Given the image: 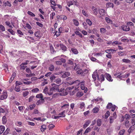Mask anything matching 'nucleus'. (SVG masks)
<instances>
[{
    "mask_svg": "<svg viewBox=\"0 0 135 135\" xmlns=\"http://www.w3.org/2000/svg\"><path fill=\"white\" fill-rule=\"evenodd\" d=\"M69 106V104L68 103H67V104H63V105L61 106V108L62 109H63L68 108Z\"/></svg>",
    "mask_w": 135,
    "mask_h": 135,
    "instance_id": "18",
    "label": "nucleus"
},
{
    "mask_svg": "<svg viewBox=\"0 0 135 135\" xmlns=\"http://www.w3.org/2000/svg\"><path fill=\"white\" fill-rule=\"evenodd\" d=\"M54 69V66L52 64L50 65L49 67V69L51 71H53Z\"/></svg>",
    "mask_w": 135,
    "mask_h": 135,
    "instance_id": "21",
    "label": "nucleus"
},
{
    "mask_svg": "<svg viewBox=\"0 0 135 135\" xmlns=\"http://www.w3.org/2000/svg\"><path fill=\"white\" fill-rule=\"evenodd\" d=\"M75 66L74 68V70H79L80 68L79 66L78 65H76L75 63Z\"/></svg>",
    "mask_w": 135,
    "mask_h": 135,
    "instance_id": "39",
    "label": "nucleus"
},
{
    "mask_svg": "<svg viewBox=\"0 0 135 135\" xmlns=\"http://www.w3.org/2000/svg\"><path fill=\"white\" fill-rule=\"evenodd\" d=\"M127 24L129 26H130L132 28H134V24L132 22H128L127 23Z\"/></svg>",
    "mask_w": 135,
    "mask_h": 135,
    "instance_id": "17",
    "label": "nucleus"
},
{
    "mask_svg": "<svg viewBox=\"0 0 135 135\" xmlns=\"http://www.w3.org/2000/svg\"><path fill=\"white\" fill-rule=\"evenodd\" d=\"M36 97L37 98L43 99V96L42 94L40 93L39 94H37L36 96Z\"/></svg>",
    "mask_w": 135,
    "mask_h": 135,
    "instance_id": "33",
    "label": "nucleus"
},
{
    "mask_svg": "<svg viewBox=\"0 0 135 135\" xmlns=\"http://www.w3.org/2000/svg\"><path fill=\"white\" fill-rule=\"evenodd\" d=\"M91 130V128L90 127H88L86 129L85 131V133H88Z\"/></svg>",
    "mask_w": 135,
    "mask_h": 135,
    "instance_id": "54",
    "label": "nucleus"
},
{
    "mask_svg": "<svg viewBox=\"0 0 135 135\" xmlns=\"http://www.w3.org/2000/svg\"><path fill=\"white\" fill-rule=\"evenodd\" d=\"M52 87L51 88L49 91L47 92L48 94L50 95H52L54 92L60 91L59 88V85L55 84H53L51 85Z\"/></svg>",
    "mask_w": 135,
    "mask_h": 135,
    "instance_id": "1",
    "label": "nucleus"
},
{
    "mask_svg": "<svg viewBox=\"0 0 135 135\" xmlns=\"http://www.w3.org/2000/svg\"><path fill=\"white\" fill-rule=\"evenodd\" d=\"M29 93V92L28 91H25L23 92V95L24 97H25Z\"/></svg>",
    "mask_w": 135,
    "mask_h": 135,
    "instance_id": "40",
    "label": "nucleus"
},
{
    "mask_svg": "<svg viewBox=\"0 0 135 135\" xmlns=\"http://www.w3.org/2000/svg\"><path fill=\"white\" fill-rule=\"evenodd\" d=\"M83 95V93L80 91H78L76 94V96L78 97H81Z\"/></svg>",
    "mask_w": 135,
    "mask_h": 135,
    "instance_id": "28",
    "label": "nucleus"
},
{
    "mask_svg": "<svg viewBox=\"0 0 135 135\" xmlns=\"http://www.w3.org/2000/svg\"><path fill=\"white\" fill-rule=\"evenodd\" d=\"M92 9L94 15H97L98 13L97 9L95 7L93 6L92 8Z\"/></svg>",
    "mask_w": 135,
    "mask_h": 135,
    "instance_id": "9",
    "label": "nucleus"
},
{
    "mask_svg": "<svg viewBox=\"0 0 135 135\" xmlns=\"http://www.w3.org/2000/svg\"><path fill=\"white\" fill-rule=\"evenodd\" d=\"M65 113V111L64 110L61 112V113H60L59 115H60V116H63L62 117H65V115L64 114Z\"/></svg>",
    "mask_w": 135,
    "mask_h": 135,
    "instance_id": "48",
    "label": "nucleus"
},
{
    "mask_svg": "<svg viewBox=\"0 0 135 135\" xmlns=\"http://www.w3.org/2000/svg\"><path fill=\"white\" fill-rule=\"evenodd\" d=\"M99 110V109L97 107H95L93 109V112L94 113H97Z\"/></svg>",
    "mask_w": 135,
    "mask_h": 135,
    "instance_id": "38",
    "label": "nucleus"
},
{
    "mask_svg": "<svg viewBox=\"0 0 135 135\" xmlns=\"http://www.w3.org/2000/svg\"><path fill=\"white\" fill-rule=\"evenodd\" d=\"M57 18L58 19L60 20H63V15L58 16H57Z\"/></svg>",
    "mask_w": 135,
    "mask_h": 135,
    "instance_id": "60",
    "label": "nucleus"
},
{
    "mask_svg": "<svg viewBox=\"0 0 135 135\" xmlns=\"http://www.w3.org/2000/svg\"><path fill=\"white\" fill-rule=\"evenodd\" d=\"M74 23L76 26H78L79 25V22L76 19H74L73 20Z\"/></svg>",
    "mask_w": 135,
    "mask_h": 135,
    "instance_id": "22",
    "label": "nucleus"
},
{
    "mask_svg": "<svg viewBox=\"0 0 135 135\" xmlns=\"http://www.w3.org/2000/svg\"><path fill=\"white\" fill-rule=\"evenodd\" d=\"M8 31L12 35H14L15 34V32L14 31L11 29H8Z\"/></svg>",
    "mask_w": 135,
    "mask_h": 135,
    "instance_id": "56",
    "label": "nucleus"
},
{
    "mask_svg": "<svg viewBox=\"0 0 135 135\" xmlns=\"http://www.w3.org/2000/svg\"><path fill=\"white\" fill-rule=\"evenodd\" d=\"M80 81L79 80H77L74 81H73L71 82H70V85H72L73 84H74L75 85L78 86L80 84Z\"/></svg>",
    "mask_w": 135,
    "mask_h": 135,
    "instance_id": "7",
    "label": "nucleus"
},
{
    "mask_svg": "<svg viewBox=\"0 0 135 135\" xmlns=\"http://www.w3.org/2000/svg\"><path fill=\"white\" fill-rule=\"evenodd\" d=\"M0 29L2 31H5V28L4 26L1 25H0Z\"/></svg>",
    "mask_w": 135,
    "mask_h": 135,
    "instance_id": "55",
    "label": "nucleus"
},
{
    "mask_svg": "<svg viewBox=\"0 0 135 135\" xmlns=\"http://www.w3.org/2000/svg\"><path fill=\"white\" fill-rule=\"evenodd\" d=\"M16 74L15 73H13L11 77V78L9 80V83H11L12 80L14 79V78L15 77Z\"/></svg>",
    "mask_w": 135,
    "mask_h": 135,
    "instance_id": "15",
    "label": "nucleus"
},
{
    "mask_svg": "<svg viewBox=\"0 0 135 135\" xmlns=\"http://www.w3.org/2000/svg\"><path fill=\"white\" fill-rule=\"evenodd\" d=\"M55 127V126L52 124H51L49 125V127L50 129H51Z\"/></svg>",
    "mask_w": 135,
    "mask_h": 135,
    "instance_id": "58",
    "label": "nucleus"
},
{
    "mask_svg": "<svg viewBox=\"0 0 135 135\" xmlns=\"http://www.w3.org/2000/svg\"><path fill=\"white\" fill-rule=\"evenodd\" d=\"M9 131V129L8 128H7L5 131L3 133V135H5L7 134Z\"/></svg>",
    "mask_w": 135,
    "mask_h": 135,
    "instance_id": "57",
    "label": "nucleus"
},
{
    "mask_svg": "<svg viewBox=\"0 0 135 135\" xmlns=\"http://www.w3.org/2000/svg\"><path fill=\"white\" fill-rule=\"evenodd\" d=\"M60 46L62 50L63 51H65L66 50L67 48L65 46L62 44H60Z\"/></svg>",
    "mask_w": 135,
    "mask_h": 135,
    "instance_id": "20",
    "label": "nucleus"
},
{
    "mask_svg": "<svg viewBox=\"0 0 135 135\" xmlns=\"http://www.w3.org/2000/svg\"><path fill=\"white\" fill-rule=\"evenodd\" d=\"M122 61L123 62L126 63H130L131 62V61L128 59H124L122 60Z\"/></svg>",
    "mask_w": 135,
    "mask_h": 135,
    "instance_id": "31",
    "label": "nucleus"
},
{
    "mask_svg": "<svg viewBox=\"0 0 135 135\" xmlns=\"http://www.w3.org/2000/svg\"><path fill=\"white\" fill-rule=\"evenodd\" d=\"M39 113L38 111V110L36 109H35L33 110V114H38Z\"/></svg>",
    "mask_w": 135,
    "mask_h": 135,
    "instance_id": "63",
    "label": "nucleus"
},
{
    "mask_svg": "<svg viewBox=\"0 0 135 135\" xmlns=\"http://www.w3.org/2000/svg\"><path fill=\"white\" fill-rule=\"evenodd\" d=\"M99 12L100 14L102 16H104L105 15V11L103 9H99Z\"/></svg>",
    "mask_w": 135,
    "mask_h": 135,
    "instance_id": "13",
    "label": "nucleus"
},
{
    "mask_svg": "<svg viewBox=\"0 0 135 135\" xmlns=\"http://www.w3.org/2000/svg\"><path fill=\"white\" fill-rule=\"evenodd\" d=\"M34 97V96H31L29 99V102H31L33 98Z\"/></svg>",
    "mask_w": 135,
    "mask_h": 135,
    "instance_id": "64",
    "label": "nucleus"
},
{
    "mask_svg": "<svg viewBox=\"0 0 135 135\" xmlns=\"http://www.w3.org/2000/svg\"><path fill=\"white\" fill-rule=\"evenodd\" d=\"M5 130V127L3 126H0V134H2Z\"/></svg>",
    "mask_w": 135,
    "mask_h": 135,
    "instance_id": "19",
    "label": "nucleus"
},
{
    "mask_svg": "<svg viewBox=\"0 0 135 135\" xmlns=\"http://www.w3.org/2000/svg\"><path fill=\"white\" fill-rule=\"evenodd\" d=\"M110 115V112L109 111H107L105 114V118L106 119Z\"/></svg>",
    "mask_w": 135,
    "mask_h": 135,
    "instance_id": "45",
    "label": "nucleus"
},
{
    "mask_svg": "<svg viewBox=\"0 0 135 135\" xmlns=\"http://www.w3.org/2000/svg\"><path fill=\"white\" fill-rule=\"evenodd\" d=\"M80 108L82 109L85 107V104L84 102H81L80 104Z\"/></svg>",
    "mask_w": 135,
    "mask_h": 135,
    "instance_id": "49",
    "label": "nucleus"
},
{
    "mask_svg": "<svg viewBox=\"0 0 135 135\" xmlns=\"http://www.w3.org/2000/svg\"><path fill=\"white\" fill-rule=\"evenodd\" d=\"M44 99H41L37 102L36 104L38 105L41 104L42 103H43L44 102Z\"/></svg>",
    "mask_w": 135,
    "mask_h": 135,
    "instance_id": "12",
    "label": "nucleus"
},
{
    "mask_svg": "<svg viewBox=\"0 0 135 135\" xmlns=\"http://www.w3.org/2000/svg\"><path fill=\"white\" fill-rule=\"evenodd\" d=\"M91 123V121L90 120L87 121L85 122L83 125V128H86Z\"/></svg>",
    "mask_w": 135,
    "mask_h": 135,
    "instance_id": "16",
    "label": "nucleus"
},
{
    "mask_svg": "<svg viewBox=\"0 0 135 135\" xmlns=\"http://www.w3.org/2000/svg\"><path fill=\"white\" fill-rule=\"evenodd\" d=\"M36 105L35 104H34L32 105H30L29 106L30 110H32L35 107Z\"/></svg>",
    "mask_w": 135,
    "mask_h": 135,
    "instance_id": "52",
    "label": "nucleus"
},
{
    "mask_svg": "<svg viewBox=\"0 0 135 135\" xmlns=\"http://www.w3.org/2000/svg\"><path fill=\"white\" fill-rule=\"evenodd\" d=\"M17 33L21 35H23V33L20 30H17Z\"/></svg>",
    "mask_w": 135,
    "mask_h": 135,
    "instance_id": "61",
    "label": "nucleus"
},
{
    "mask_svg": "<svg viewBox=\"0 0 135 135\" xmlns=\"http://www.w3.org/2000/svg\"><path fill=\"white\" fill-rule=\"evenodd\" d=\"M70 74L69 72H65L62 75L61 77L63 78H65L69 76Z\"/></svg>",
    "mask_w": 135,
    "mask_h": 135,
    "instance_id": "11",
    "label": "nucleus"
},
{
    "mask_svg": "<svg viewBox=\"0 0 135 135\" xmlns=\"http://www.w3.org/2000/svg\"><path fill=\"white\" fill-rule=\"evenodd\" d=\"M27 13L32 17H34L35 16V15L32 12L30 11H28L27 12Z\"/></svg>",
    "mask_w": 135,
    "mask_h": 135,
    "instance_id": "47",
    "label": "nucleus"
},
{
    "mask_svg": "<svg viewBox=\"0 0 135 135\" xmlns=\"http://www.w3.org/2000/svg\"><path fill=\"white\" fill-rule=\"evenodd\" d=\"M131 115L126 114L125 115V117L127 120L131 118Z\"/></svg>",
    "mask_w": 135,
    "mask_h": 135,
    "instance_id": "41",
    "label": "nucleus"
},
{
    "mask_svg": "<svg viewBox=\"0 0 135 135\" xmlns=\"http://www.w3.org/2000/svg\"><path fill=\"white\" fill-rule=\"evenodd\" d=\"M6 25L7 26H9L10 28H12L13 27L11 25L10 22L8 21H6L5 22Z\"/></svg>",
    "mask_w": 135,
    "mask_h": 135,
    "instance_id": "43",
    "label": "nucleus"
},
{
    "mask_svg": "<svg viewBox=\"0 0 135 135\" xmlns=\"http://www.w3.org/2000/svg\"><path fill=\"white\" fill-rule=\"evenodd\" d=\"M86 22L90 26L92 24V22L89 19H87L86 20Z\"/></svg>",
    "mask_w": 135,
    "mask_h": 135,
    "instance_id": "42",
    "label": "nucleus"
},
{
    "mask_svg": "<svg viewBox=\"0 0 135 135\" xmlns=\"http://www.w3.org/2000/svg\"><path fill=\"white\" fill-rule=\"evenodd\" d=\"M15 90L17 92H19L20 90V88L18 86L16 85L15 88Z\"/></svg>",
    "mask_w": 135,
    "mask_h": 135,
    "instance_id": "34",
    "label": "nucleus"
},
{
    "mask_svg": "<svg viewBox=\"0 0 135 135\" xmlns=\"http://www.w3.org/2000/svg\"><path fill=\"white\" fill-rule=\"evenodd\" d=\"M7 92L5 91L3 92L2 95H0V99L2 100L7 98Z\"/></svg>",
    "mask_w": 135,
    "mask_h": 135,
    "instance_id": "3",
    "label": "nucleus"
},
{
    "mask_svg": "<svg viewBox=\"0 0 135 135\" xmlns=\"http://www.w3.org/2000/svg\"><path fill=\"white\" fill-rule=\"evenodd\" d=\"M105 76L107 80L110 82H112L113 81V79H112L110 75L108 73H105Z\"/></svg>",
    "mask_w": 135,
    "mask_h": 135,
    "instance_id": "4",
    "label": "nucleus"
},
{
    "mask_svg": "<svg viewBox=\"0 0 135 135\" xmlns=\"http://www.w3.org/2000/svg\"><path fill=\"white\" fill-rule=\"evenodd\" d=\"M98 75L96 72H93L92 75V77L94 81L96 80V77H97V76Z\"/></svg>",
    "mask_w": 135,
    "mask_h": 135,
    "instance_id": "14",
    "label": "nucleus"
},
{
    "mask_svg": "<svg viewBox=\"0 0 135 135\" xmlns=\"http://www.w3.org/2000/svg\"><path fill=\"white\" fill-rule=\"evenodd\" d=\"M55 12H52V13H51L50 15V20H52L54 18V17L55 15Z\"/></svg>",
    "mask_w": 135,
    "mask_h": 135,
    "instance_id": "36",
    "label": "nucleus"
},
{
    "mask_svg": "<svg viewBox=\"0 0 135 135\" xmlns=\"http://www.w3.org/2000/svg\"><path fill=\"white\" fill-rule=\"evenodd\" d=\"M134 129V128L133 126H131L128 131V132L129 133H130Z\"/></svg>",
    "mask_w": 135,
    "mask_h": 135,
    "instance_id": "25",
    "label": "nucleus"
},
{
    "mask_svg": "<svg viewBox=\"0 0 135 135\" xmlns=\"http://www.w3.org/2000/svg\"><path fill=\"white\" fill-rule=\"evenodd\" d=\"M61 80L60 78L56 77V79L54 81V82L57 84H60L61 83Z\"/></svg>",
    "mask_w": 135,
    "mask_h": 135,
    "instance_id": "10",
    "label": "nucleus"
},
{
    "mask_svg": "<svg viewBox=\"0 0 135 135\" xmlns=\"http://www.w3.org/2000/svg\"><path fill=\"white\" fill-rule=\"evenodd\" d=\"M46 129V126L45 125H43L41 126V130L42 132L44 131Z\"/></svg>",
    "mask_w": 135,
    "mask_h": 135,
    "instance_id": "24",
    "label": "nucleus"
},
{
    "mask_svg": "<svg viewBox=\"0 0 135 135\" xmlns=\"http://www.w3.org/2000/svg\"><path fill=\"white\" fill-rule=\"evenodd\" d=\"M100 32L102 33H106L107 30L104 28H101L100 29Z\"/></svg>",
    "mask_w": 135,
    "mask_h": 135,
    "instance_id": "30",
    "label": "nucleus"
},
{
    "mask_svg": "<svg viewBox=\"0 0 135 135\" xmlns=\"http://www.w3.org/2000/svg\"><path fill=\"white\" fill-rule=\"evenodd\" d=\"M97 78L99 81H100V82L101 83L102 81H104V76L103 74L101 75L100 77L98 75H97Z\"/></svg>",
    "mask_w": 135,
    "mask_h": 135,
    "instance_id": "5",
    "label": "nucleus"
},
{
    "mask_svg": "<svg viewBox=\"0 0 135 135\" xmlns=\"http://www.w3.org/2000/svg\"><path fill=\"white\" fill-rule=\"evenodd\" d=\"M105 20L108 23H111L112 22V20L110 18L107 17L105 18Z\"/></svg>",
    "mask_w": 135,
    "mask_h": 135,
    "instance_id": "50",
    "label": "nucleus"
},
{
    "mask_svg": "<svg viewBox=\"0 0 135 135\" xmlns=\"http://www.w3.org/2000/svg\"><path fill=\"white\" fill-rule=\"evenodd\" d=\"M82 12L83 13L85 16L86 17H88V16L87 12L86 11H85L84 10H83Z\"/></svg>",
    "mask_w": 135,
    "mask_h": 135,
    "instance_id": "46",
    "label": "nucleus"
},
{
    "mask_svg": "<svg viewBox=\"0 0 135 135\" xmlns=\"http://www.w3.org/2000/svg\"><path fill=\"white\" fill-rule=\"evenodd\" d=\"M84 81H83L80 82V84L81 85V89L84 90V92L86 93L88 90V88L85 87L84 85Z\"/></svg>",
    "mask_w": 135,
    "mask_h": 135,
    "instance_id": "2",
    "label": "nucleus"
},
{
    "mask_svg": "<svg viewBox=\"0 0 135 135\" xmlns=\"http://www.w3.org/2000/svg\"><path fill=\"white\" fill-rule=\"evenodd\" d=\"M50 2L51 4L54 6H56V4L54 1L52 0H50Z\"/></svg>",
    "mask_w": 135,
    "mask_h": 135,
    "instance_id": "62",
    "label": "nucleus"
},
{
    "mask_svg": "<svg viewBox=\"0 0 135 135\" xmlns=\"http://www.w3.org/2000/svg\"><path fill=\"white\" fill-rule=\"evenodd\" d=\"M71 50L73 53L75 54H77L78 53V50L76 49L72 48L71 49Z\"/></svg>",
    "mask_w": 135,
    "mask_h": 135,
    "instance_id": "27",
    "label": "nucleus"
},
{
    "mask_svg": "<svg viewBox=\"0 0 135 135\" xmlns=\"http://www.w3.org/2000/svg\"><path fill=\"white\" fill-rule=\"evenodd\" d=\"M109 118V123L111 124L113 122L114 120L116 119L113 118V117H112L111 116Z\"/></svg>",
    "mask_w": 135,
    "mask_h": 135,
    "instance_id": "23",
    "label": "nucleus"
},
{
    "mask_svg": "<svg viewBox=\"0 0 135 135\" xmlns=\"http://www.w3.org/2000/svg\"><path fill=\"white\" fill-rule=\"evenodd\" d=\"M56 77L54 75H52L51 76H50V80L51 82H54V81L56 79Z\"/></svg>",
    "mask_w": 135,
    "mask_h": 135,
    "instance_id": "8",
    "label": "nucleus"
},
{
    "mask_svg": "<svg viewBox=\"0 0 135 135\" xmlns=\"http://www.w3.org/2000/svg\"><path fill=\"white\" fill-rule=\"evenodd\" d=\"M131 122L132 126H133L135 125V119H132L131 120Z\"/></svg>",
    "mask_w": 135,
    "mask_h": 135,
    "instance_id": "59",
    "label": "nucleus"
},
{
    "mask_svg": "<svg viewBox=\"0 0 135 135\" xmlns=\"http://www.w3.org/2000/svg\"><path fill=\"white\" fill-rule=\"evenodd\" d=\"M125 124L126 128H128L130 126V124H129V121L128 120H127L126 121L125 123Z\"/></svg>",
    "mask_w": 135,
    "mask_h": 135,
    "instance_id": "32",
    "label": "nucleus"
},
{
    "mask_svg": "<svg viewBox=\"0 0 135 135\" xmlns=\"http://www.w3.org/2000/svg\"><path fill=\"white\" fill-rule=\"evenodd\" d=\"M125 132V130L124 129L121 130L119 132V134L120 135H123L124 133Z\"/></svg>",
    "mask_w": 135,
    "mask_h": 135,
    "instance_id": "53",
    "label": "nucleus"
},
{
    "mask_svg": "<svg viewBox=\"0 0 135 135\" xmlns=\"http://www.w3.org/2000/svg\"><path fill=\"white\" fill-rule=\"evenodd\" d=\"M106 6L107 7H112L113 8L114 7V5L113 3H108L106 4Z\"/></svg>",
    "mask_w": 135,
    "mask_h": 135,
    "instance_id": "29",
    "label": "nucleus"
},
{
    "mask_svg": "<svg viewBox=\"0 0 135 135\" xmlns=\"http://www.w3.org/2000/svg\"><path fill=\"white\" fill-rule=\"evenodd\" d=\"M75 33L77 35H78L80 36V37H83L82 35L78 31H76L75 32Z\"/></svg>",
    "mask_w": 135,
    "mask_h": 135,
    "instance_id": "51",
    "label": "nucleus"
},
{
    "mask_svg": "<svg viewBox=\"0 0 135 135\" xmlns=\"http://www.w3.org/2000/svg\"><path fill=\"white\" fill-rule=\"evenodd\" d=\"M113 105L111 103H109L107 106V108L108 109H110L112 108Z\"/></svg>",
    "mask_w": 135,
    "mask_h": 135,
    "instance_id": "37",
    "label": "nucleus"
},
{
    "mask_svg": "<svg viewBox=\"0 0 135 135\" xmlns=\"http://www.w3.org/2000/svg\"><path fill=\"white\" fill-rule=\"evenodd\" d=\"M123 30L125 31H128L130 30L129 26L127 25H123L122 26Z\"/></svg>",
    "mask_w": 135,
    "mask_h": 135,
    "instance_id": "6",
    "label": "nucleus"
},
{
    "mask_svg": "<svg viewBox=\"0 0 135 135\" xmlns=\"http://www.w3.org/2000/svg\"><path fill=\"white\" fill-rule=\"evenodd\" d=\"M39 91V89L38 88H35L32 89L31 91L33 93H37Z\"/></svg>",
    "mask_w": 135,
    "mask_h": 135,
    "instance_id": "35",
    "label": "nucleus"
},
{
    "mask_svg": "<svg viewBox=\"0 0 135 135\" xmlns=\"http://www.w3.org/2000/svg\"><path fill=\"white\" fill-rule=\"evenodd\" d=\"M101 120L98 119L97 121V125L99 126H100L101 125Z\"/></svg>",
    "mask_w": 135,
    "mask_h": 135,
    "instance_id": "44",
    "label": "nucleus"
},
{
    "mask_svg": "<svg viewBox=\"0 0 135 135\" xmlns=\"http://www.w3.org/2000/svg\"><path fill=\"white\" fill-rule=\"evenodd\" d=\"M2 120L3 123V124H5L6 123L7 121L6 117L5 116H4L3 117Z\"/></svg>",
    "mask_w": 135,
    "mask_h": 135,
    "instance_id": "26",
    "label": "nucleus"
}]
</instances>
